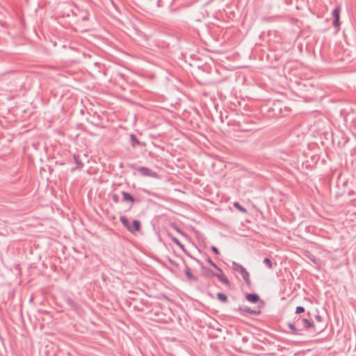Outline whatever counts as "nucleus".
<instances>
[{"mask_svg": "<svg viewBox=\"0 0 356 356\" xmlns=\"http://www.w3.org/2000/svg\"><path fill=\"white\" fill-rule=\"evenodd\" d=\"M305 312V309L302 307H298L296 310V314H300Z\"/></svg>", "mask_w": 356, "mask_h": 356, "instance_id": "16", "label": "nucleus"}, {"mask_svg": "<svg viewBox=\"0 0 356 356\" xmlns=\"http://www.w3.org/2000/svg\"><path fill=\"white\" fill-rule=\"evenodd\" d=\"M176 230H177V232H179V230L177 228H176Z\"/></svg>", "mask_w": 356, "mask_h": 356, "instance_id": "22", "label": "nucleus"}, {"mask_svg": "<svg viewBox=\"0 0 356 356\" xmlns=\"http://www.w3.org/2000/svg\"><path fill=\"white\" fill-rule=\"evenodd\" d=\"M289 327L293 330V334H296L297 333V330L296 329V327H294L293 325L289 324Z\"/></svg>", "mask_w": 356, "mask_h": 356, "instance_id": "19", "label": "nucleus"}, {"mask_svg": "<svg viewBox=\"0 0 356 356\" xmlns=\"http://www.w3.org/2000/svg\"><path fill=\"white\" fill-rule=\"evenodd\" d=\"M264 262L268 266L269 268H271L273 267L272 263L268 258L264 259Z\"/></svg>", "mask_w": 356, "mask_h": 356, "instance_id": "15", "label": "nucleus"}, {"mask_svg": "<svg viewBox=\"0 0 356 356\" xmlns=\"http://www.w3.org/2000/svg\"><path fill=\"white\" fill-rule=\"evenodd\" d=\"M211 249H212V250L213 251V252L215 254H219V251H218V250L216 247L213 246L211 248Z\"/></svg>", "mask_w": 356, "mask_h": 356, "instance_id": "20", "label": "nucleus"}, {"mask_svg": "<svg viewBox=\"0 0 356 356\" xmlns=\"http://www.w3.org/2000/svg\"><path fill=\"white\" fill-rule=\"evenodd\" d=\"M172 240L175 243L181 250H184V246L179 242L175 237L172 236Z\"/></svg>", "mask_w": 356, "mask_h": 356, "instance_id": "12", "label": "nucleus"}, {"mask_svg": "<svg viewBox=\"0 0 356 356\" xmlns=\"http://www.w3.org/2000/svg\"><path fill=\"white\" fill-rule=\"evenodd\" d=\"M217 271H218V273H216L214 276L217 277L221 282H222L225 284H228L229 281L227 279V277H225V275L222 273L221 269H220V270H217Z\"/></svg>", "mask_w": 356, "mask_h": 356, "instance_id": "4", "label": "nucleus"}, {"mask_svg": "<svg viewBox=\"0 0 356 356\" xmlns=\"http://www.w3.org/2000/svg\"><path fill=\"white\" fill-rule=\"evenodd\" d=\"M122 195H123L124 200L130 201L131 202H134V198L131 197V195H129L127 193H123Z\"/></svg>", "mask_w": 356, "mask_h": 356, "instance_id": "10", "label": "nucleus"}, {"mask_svg": "<svg viewBox=\"0 0 356 356\" xmlns=\"http://www.w3.org/2000/svg\"><path fill=\"white\" fill-rule=\"evenodd\" d=\"M131 140H132L133 141H136V142L138 143V140H137V139H136V136H135L134 135H131Z\"/></svg>", "mask_w": 356, "mask_h": 356, "instance_id": "21", "label": "nucleus"}, {"mask_svg": "<svg viewBox=\"0 0 356 356\" xmlns=\"http://www.w3.org/2000/svg\"><path fill=\"white\" fill-rule=\"evenodd\" d=\"M120 221L127 230L131 233L138 232L140 229V222L137 220H134L133 223L131 225L129 220L125 216H121Z\"/></svg>", "mask_w": 356, "mask_h": 356, "instance_id": "2", "label": "nucleus"}, {"mask_svg": "<svg viewBox=\"0 0 356 356\" xmlns=\"http://www.w3.org/2000/svg\"><path fill=\"white\" fill-rule=\"evenodd\" d=\"M339 13H340V8H336L333 10L332 15H333L334 19H339Z\"/></svg>", "mask_w": 356, "mask_h": 356, "instance_id": "11", "label": "nucleus"}, {"mask_svg": "<svg viewBox=\"0 0 356 356\" xmlns=\"http://www.w3.org/2000/svg\"><path fill=\"white\" fill-rule=\"evenodd\" d=\"M234 270L241 274L244 281L248 286H250L252 282L250 277V274L248 270L241 265L235 264Z\"/></svg>", "mask_w": 356, "mask_h": 356, "instance_id": "3", "label": "nucleus"}, {"mask_svg": "<svg viewBox=\"0 0 356 356\" xmlns=\"http://www.w3.org/2000/svg\"><path fill=\"white\" fill-rule=\"evenodd\" d=\"M184 273L188 280H193V281L197 280V278L195 275H193V273L189 268L186 267V268L184 270Z\"/></svg>", "mask_w": 356, "mask_h": 356, "instance_id": "6", "label": "nucleus"}, {"mask_svg": "<svg viewBox=\"0 0 356 356\" xmlns=\"http://www.w3.org/2000/svg\"><path fill=\"white\" fill-rule=\"evenodd\" d=\"M333 24L334 26L339 27V19H334V22H333Z\"/></svg>", "mask_w": 356, "mask_h": 356, "instance_id": "17", "label": "nucleus"}, {"mask_svg": "<svg viewBox=\"0 0 356 356\" xmlns=\"http://www.w3.org/2000/svg\"><path fill=\"white\" fill-rule=\"evenodd\" d=\"M79 156H76V155H74L73 156V159H74L75 162L77 164V168H81L82 167V163H81L79 161V159H78Z\"/></svg>", "mask_w": 356, "mask_h": 356, "instance_id": "14", "label": "nucleus"}, {"mask_svg": "<svg viewBox=\"0 0 356 356\" xmlns=\"http://www.w3.org/2000/svg\"><path fill=\"white\" fill-rule=\"evenodd\" d=\"M202 274L204 276L208 277H214V275L216 274V273L213 272V270H211L207 268H205V267H202Z\"/></svg>", "mask_w": 356, "mask_h": 356, "instance_id": "7", "label": "nucleus"}, {"mask_svg": "<svg viewBox=\"0 0 356 356\" xmlns=\"http://www.w3.org/2000/svg\"><path fill=\"white\" fill-rule=\"evenodd\" d=\"M217 296L219 298V300H220L222 302H226L227 300V296L225 294L222 293H218L217 294Z\"/></svg>", "mask_w": 356, "mask_h": 356, "instance_id": "13", "label": "nucleus"}, {"mask_svg": "<svg viewBox=\"0 0 356 356\" xmlns=\"http://www.w3.org/2000/svg\"><path fill=\"white\" fill-rule=\"evenodd\" d=\"M140 170L141 173L144 175L151 176L153 177H157V175L156 172H152L147 168H143Z\"/></svg>", "mask_w": 356, "mask_h": 356, "instance_id": "5", "label": "nucleus"}, {"mask_svg": "<svg viewBox=\"0 0 356 356\" xmlns=\"http://www.w3.org/2000/svg\"><path fill=\"white\" fill-rule=\"evenodd\" d=\"M209 263L215 268L217 270H220V268L211 260H209Z\"/></svg>", "mask_w": 356, "mask_h": 356, "instance_id": "18", "label": "nucleus"}, {"mask_svg": "<svg viewBox=\"0 0 356 356\" xmlns=\"http://www.w3.org/2000/svg\"><path fill=\"white\" fill-rule=\"evenodd\" d=\"M302 323H303L304 327L305 328L309 329V328L314 327V323L307 319H303Z\"/></svg>", "mask_w": 356, "mask_h": 356, "instance_id": "8", "label": "nucleus"}, {"mask_svg": "<svg viewBox=\"0 0 356 356\" xmlns=\"http://www.w3.org/2000/svg\"><path fill=\"white\" fill-rule=\"evenodd\" d=\"M234 206L236 209H237L238 211H240L242 213H246L247 209L243 207L241 205H240L238 202H234Z\"/></svg>", "mask_w": 356, "mask_h": 356, "instance_id": "9", "label": "nucleus"}, {"mask_svg": "<svg viewBox=\"0 0 356 356\" xmlns=\"http://www.w3.org/2000/svg\"><path fill=\"white\" fill-rule=\"evenodd\" d=\"M245 299L250 303L257 305V310L250 311V313L255 314L261 313V309L264 306L265 302L260 298L259 295L256 293H247L245 294Z\"/></svg>", "mask_w": 356, "mask_h": 356, "instance_id": "1", "label": "nucleus"}]
</instances>
